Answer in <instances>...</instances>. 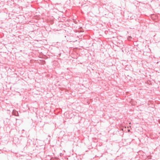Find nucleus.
<instances>
[{
  "instance_id": "obj_1",
  "label": "nucleus",
  "mask_w": 160,
  "mask_h": 160,
  "mask_svg": "<svg viewBox=\"0 0 160 160\" xmlns=\"http://www.w3.org/2000/svg\"><path fill=\"white\" fill-rule=\"evenodd\" d=\"M13 113H14V114L15 116H17V114H18V112L16 111H13Z\"/></svg>"
}]
</instances>
